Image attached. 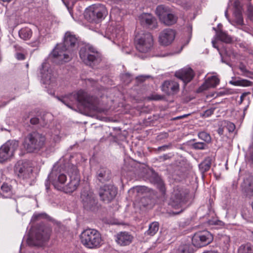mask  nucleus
Returning <instances> with one entry per match:
<instances>
[{"label": "nucleus", "mask_w": 253, "mask_h": 253, "mask_svg": "<svg viewBox=\"0 0 253 253\" xmlns=\"http://www.w3.org/2000/svg\"><path fill=\"white\" fill-rule=\"evenodd\" d=\"M80 41L76 35L71 32L65 33L62 43L57 44L53 49L50 55L55 61L68 62L71 60L74 52L79 46Z\"/></svg>", "instance_id": "f257e3e1"}, {"label": "nucleus", "mask_w": 253, "mask_h": 253, "mask_svg": "<svg viewBox=\"0 0 253 253\" xmlns=\"http://www.w3.org/2000/svg\"><path fill=\"white\" fill-rule=\"evenodd\" d=\"M63 104L69 108L74 109V105H80L90 111L98 110V101L96 98L90 96L83 90H79L76 93L58 98Z\"/></svg>", "instance_id": "f03ea898"}, {"label": "nucleus", "mask_w": 253, "mask_h": 253, "mask_svg": "<svg viewBox=\"0 0 253 253\" xmlns=\"http://www.w3.org/2000/svg\"><path fill=\"white\" fill-rule=\"evenodd\" d=\"M80 239L82 244L88 249H97L103 244L101 234L95 229L84 230L80 235Z\"/></svg>", "instance_id": "7ed1b4c3"}, {"label": "nucleus", "mask_w": 253, "mask_h": 253, "mask_svg": "<svg viewBox=\"0 0 253 253\" xmlns=\"http://www.w3.org/2000/svg\"><path fill=\"white\" fill-rule=\"evenodd\" d=\"M46 138L42 133L33 131L28 133L24 138L23 146L28 152L39 151L44 146Z\"/></svg>", "instance_id": "20e7f679"}, {"label": "nucleus", "mask_w": 253, "mask_h": 253, "mask_svg": "<svg viewBox=\"0 0 253 253\" xmlns=\"http://www.w3.org/2000/svg\"><path fill=\"white\" fill-rule=\"evenodd\" d=\"M63 162V160H59L53 166L51 172L48 176V180L45 183L47 190L49 188L48 180L51 181L54 187L58 189L60 187V184L62 185L66 181L67 176L63 172V167H62Z\"/></svg>", "instance_id": "39448f33"}, {"label": "nucleus", "mask_w": 253, "mask_h": 253, "mask_svg": "<svg viewBox=\"0 0 253 253\" xmlns=\"http://www.w3.org/2000/svg\"><path fill=\"white\" fill-rule=\"evenodd\" d=\"M51 229L43 225H40L32 231L27 239V244L31 246L42 245L50 237Z\"/></svg>", "instance_id": "423d86ee"}, {"label": "nucleus", "mask_w": 253, "mask_h": 253, "mask_svg": "<svg viewBox=\"0 0 253 253\" xmlns=\"http://www.w3.org/2000/svg\"><path fill=\"white\" fill-rule=\"evenodd\" d=\"M59 160H63V172L67 171L70 177V181L66 186L65 190L67 193H72L75 191L79 185L80 176L76 166L69 163V161L64 159Z\"/></svg>", "instance_id": "0eeeda50"}, {"label": "nucleus", "mask_w": 253, "mask_h": 253, "mask_svg": "<svg viewBox=\"0 0 253 253\" xmlns=\"http://www.w3.org/2000/svg\"><path fill=\"white\" fill-rule=\"evenodd\" d=\"M108 11L102 4H93L87 8L84 13L86 20L92 23H99L107 15Z\"/></svg>", "instance_id": "6e6552de"}, {"label": "nucleus", "mask_w": 253, "mask_h": 253, "mask_svg": "<svg viewBox=\"0 0 253 253\" xmlns=\"http://www.w3.org/2000/svg\"><path fill=\"white\" fill-rule=\"evenodd\" d=\"M79 54L82 60L90 66L98 64L102 60L101 54L93 47L89 45L82 46Z\"/></svg>", "instance_id": "1a4fd4ad"}, {"label": "nucleus", "mask_w": 253, "mask_h": 253, "mask_svg": "<svg viewBox=\"0 0 253 253\" xmlns=\"http://www.w3.org/2000/svg\"><path fill=\"white\" fill-rule=\"evenodd\" d=\"M135 44L136 49L139 52H148L153 45V37L150 33L138 35L135 37Z\"/></svg>", "instance_id": "9d476101"}, {"label": "nucleus", "mask_w": 253, "mask_h": 253, "mask_svg": "<svg viewBox=\"0 0 253 253\" xmlns=\"http://www.w3.org/2000/svg\"><path fill=\"white\" fill-rule=\"evenodd\" d=\"M156 13L160 20L167 26L172 25L177 21V17L171 12L169 7L164 5L158 6Z\"/></svg>", "instance_id": "9b49d317"}, {"label": "nucleus", "mask_w": 253, "mask_h": 253, "mask_svg": "<svg viewBox=\"0 0 253 253\" xmlns=\"http://www.w3.org/2000/svg\"><path fill=\"white\" fill-rule=\"evenodd\" d=\"M81 199L84 209L92 211L97 210L98 208L97 200L91 191L87 189L82 191Z\"/></svg>", "instance_id": "f8f14e48"}, {"label": "nucleus", "mask_w": 253, "mask_h": 253, "mask_svg": "<svg viewBox=\"0 0 253 253\" xmlns=\"http://www.w3.org/2000/svg\"><path fill=\"white\" fill-rule=\"evenodd\" d=\"M189 191L181 187L177 186L174 188L171 193L169 205L175 209L181 207L184 203L186 197L188 194Z\"/></svg>", "instance_id": "ddd939ff"}, {"label": "nucleus", "mask_w": 253, "mask_h": 253, "mask_svg": "<svg viewBox=\"0 0 253 253\" xmlns=\"http://www.w3.org/2000/svg\"><path fill=\"white\" fill-rule=\"evenodd\" d=\"M213 240L212 234L207 230L196 232L193 235L192 242L193 246L201 248L210 244Z\"/></svg>", "instance_id": "4468645a"}, {"label": "nucleus", "mask_w": 253, "mask_h": 253, "mask_svg": "<svg viewBox=\"0 0 253 253\" xmlns=\"http://www.w3.org/2000/svg\"><path fill=\"white\" fill-rule=\"evenodd\" d=\"M18 146V141L15 140H8L2 145L0 148V163L6 161L12 156Z\"/></svg>", "instance_id": "2eb2a0df"}, {"label": "nucleus", "mask_w": 253, "mask_h": 253, "mask_svg": "<svg viewBox=\"0 0 253 253\" xmlns=\"http://www.w3.org/2000/svg\"><path fill=\"white\" fill-rule=\"evenodd\" d=\"M40 70L42 80L44 84H52L55 83L56 74L52 71L48 63L43 62Z\"/></svg>", "instance_id": "dca6fc26"}, {"label": "nucleus", "mask_w": 253, "mask_h": 253, "mask_svg": "<svg viewBox=\"0 0 253 253\" xmlns=\"http://www.w3.org/2000/svg\"><path fill=\"white\" fill-rule=\"evenodd\" d=\"M117 194V189L110 185H105L100 187L99 195L103 202L108 203L113 200Z\"/></svg>", "instance_id": "f3484780"}, {"label": "nucleus", "mask_w": 253, "mask_h": 253, "mask_svg": "<svg viewBox=\"0 0 253 253\" xmlns=\"http://www.w3.org/2000/svg\"><path fill=\"white\" fill-rule=\"evenodd\" d=\"M32 172V169L26 162L19 161L15 165L14 172L20 178H29Z\"/></svg>", "instance_id": "a211bd4d"}, {"label": "nucleus", "mask_w": 253, "mask_h": 253, "mask_svg": "<svg viewBox=\"0 0 253 253\" xmlns=\"http://www.w3.org/2000/svg\"><path fill=\"white\" fill-rule=\"evenodd\" d=\"M175 31L171 29L168 28L162 31L159 35V42L164 46L170 44L174 40Z\"/></svg>", "instance_id": "6ab92c4d"}, {"label": "nucleus", "mask_w": 253, "mask_h": 253, "mask_svg": "<svg viewBox=\"0 0 253 253\" xmlns=\"http://www.w3.org/2000/svg\"><path fill=\"white\" fill-rule=\"evenodd\" d=\"M163 92L168 95H173L179 91V84L174 80L165 81L161 85Z\"/></svg>", "instance_id": "aec40b11"}, {"label": "nucleus", "mask_w": 253, "mask_h": 253, "mask_svg": "<svg viewBox=\"0 0 253 253\" xmlns=\"http://www.w3.org/2000/svg\"><path fill=\"white\" fill-rule=\"evenodd\" d=\"M140 24L143 26L151 29H156L157 27L156 19L152 15L147 13H144L138 17Z\"/></svg>", "instance_id": "412c9836"}, {"label": "nucleus", "mask_w": 253, "mask_h": 253, "mask_svg": "<svg viewBox=\"0 0 253 253\" xmlns=\"http://www.w3.org/2000/svg\"><path fill=\"white\" fill-rule=\"evenodd\" d=\"M175 76L185 84L190 82L194 78L195 73L190 68L186 67L175 72Z\"/></svg>", "instance_id": "4be33fe9"}, {"label": "nucleus", "mask_w": 253, "mask_h": 253, "mask_svg": "<svg viewBox=\"0 0 253 253\" xmlns=\"http://www.w3.org/2000/svg\"><path fill=\"white\" fill-rule=\"evenodd\" d=\"M133 237L127 232H121L117 234L116 241L121 246L129 245L132 241Z\"/></svg>", "instance_id": "5701e85b"}, {"label": "nucleus", "mask_w": 253, "mask_h": 253, "mask_svg": "<svg viewBox=\"0 0 253 253\" xmlns=\"http://www.w3.org/2000/svg\"><path fill=\"white\" fill-rule=\"evenodd\" d=\"M219 83V79L216 76L209 77L204 83L199 87V90L202 91L210 88L214 87Z\"/></svg>", "instance_id": "b1692460"}, {"label": "nucleus", "mask_w": 253, "mask_h": 253, "mask_svg": "<svg viewBox=\"0 0 253 253\" xmlns=\"http://www.w3.org/2000/svg\"><path fill=\"white\" fill-rule=\"evenodd\" d=\"M96 177L102 183L108 181L111 178V171L106 168L100 167L96 172Z\"/></svg>", "instance_id": "393cba45"}, {"label": "nucleus", "mask_w": 253, "mask_h": 253, "mask_svg": "<svg viewBox=\"0 0 253 253\" xmlns=\"http://www.w3.org/2000/svg\"><path fill=\"white\" fill-rule=\"evenodd\" d=\"M147 191V187L143 186L133 187L128 191V194L132 198H137Z\"/></svg>", "instance_id": "a878e982"}, {"label": "nucleus", "mask_w": 253, "mask_h": 253, "mask_svg": "<svg viewBox=\"0 0 253 253\" xmlns=\"http://www.w3.org/2000/svg\"><path fill=\"white\" fill-rule=\"evenodd\" d=\"M213 29L216 31V37L217 40L226 43H229L232 42V38L226 33L221 30L217 31L215 28H213Z\"/></svg>", "instance_id": "bb28decb"}, {"label": "nucleus", "mask_w": 253, "mask_h": 253, "mask_svg": "<svg viewBox=\"0 0 253 253\" xmlns=\"http://www.w3.org/2000/svg\"><path fill=\"white\" fill-rule=\"evenodd\" d=\"M219 54L221 58V62L222 63H226L228 64L226 61L224 59L223 57V55L225 54L227 57L230 58H235L236 57V53L234 52L233 49L228 47H223L221 49V51H219Z\"/></svg>", "instance_id": "cd10ccee"}, {"label": "nucleus", "mask_w": 253, "mask_h": 253, "mask_svg": "<svg viewBox=\"0 0 253 253\" xmlns=\"http://www.w3.org/2000/svg\"><path fill=\"white\" fill-rule=\"evenodd\" d=\"M159 229V224L158 222H153L149 225L148 229L145 232L146 235L153 236L155 235Z\"/></svg>", "instance_id": "c85d7f7f"}, {"label": "nucleus", "mask_w": 253, "mask_h": 253, "mask_svg": "<svg viewBox=\"0 0 253 253\" xmlns=\"http://www.w3.org/2000/svg\"><path fill=\"white\" fill-rule=\"evenodd\" d=\"M32 35V32L29 28H22L19 31V37L25 41L29 40Z\"/></svg>", "instance_id": "c756f323"}, {"label": "nucleus", "mask_w": 253, "mask_h": 253, "mask_svg": "<svg viewBox=\"0 0 253 253\" xmlns=\"http://www.w3.org/2000/svg\"><path fill=\"white\" fill-rule=\"evenodd\" d=\"M11 187L7 183H3L0 187V194L4 198L10 196Z\"/></svg>", "instance_id": "7c9ffc66"}, {"label": "nucleus", "mask_w": 253, "mask_h": 253, "mask_svg": "<svg viewBox=\"0 0 253 253\" xmlns=\"http://www.w3.org/2000/svg\"><path fill=\"white\" fill-rule=\"evenodd\" d=\"M152 200L150 198L146 197L141 198L138 201V205L141 209L142 208H151Z\"/></svg>", "instance_id": "2f4dec72"}, {"label": "nucleus", "mask_w": 253, "mask_h": 253, "mask_svg": "<svg viewBox=\"0 0 253 253\" xmlns=\"http://www.w3.org/2000/svg\"><path fill=\"white\" fill-rule=\"evenodd\" d=\"M211 166V160L210 158L206 159L199 166V169L202 173L208 171Z\"/></svg>", "instance_id": "473e14b6"}, {"label": "nucleus", "mask_w": 253, "mask_h": 253, "mask_svg": "<svg viewBox=\"0 0 253 253\" xmlns=\"http://www.w3.org/2000/svg\"><path fill=\"white\" fill-rule=\"evenodd\" d=\"M235 22L238 26H242L244 25V19L242 16V11L235 10L234 12Z\"/></svg>", "instance_id": "72a5a7b5"}, {"label": "nucleus", "mask_w": 253, "mask_h": 253, "mask_svg": "<svg viewBox=\"0 0 253 253\" xmlns=\"http://www.w3.org/2000/svg\"><path fill=\"white\" fill-rule=\"evenodd\" d=\"M230 83L235 85L242 86H252L253 84V82L245 79L238 80L233 82H231Z\"/></svg>", "instance_id": "f704fd0d"}, {"label": "nucleus", "mask_w": 253, "mask_h": 253, "mask_svg": "<svg viewBox=\"0 0 253 253\" xmlns=\"http://www.w3.org/2000/svg\"><path fill=\"white\" fill-rule=\"evenodd\" d=\"M178 253H193V249L190 245H183L179 247Z\"/></svg>", "instance_id": "c9c22d12"}, {"label": "nucleus", "mask_w": 253, "mask_h": 253, "mask_svg": "<svg viewBox=\"0 0 253 253\" xmlns=\"http://www.w3.org/2000/svg\"><path fill=\"white\" fill-rule=\"evenodd\" d=\"M238 253H253V248L249 244L242 245L238 249Z\"/></svg>", "instance_id": "e433bc0d"}, {"label": "nucleus", "mask_w": 253, "mask_h": 253, "mask_svg": "<svg viewBox=\"0 0 253 253\" xmlns=\"http://www.w3.org/2000/svg\"><path fill=\"white\" fill-rule=\"evenodd\" d=\"M198 136L202 140H203L207 143H209L211 142V138L209 134L208 133L202 131L198 133Z\"/></svg>", "instance_id": "4c0bfd02"}, {"label": "nucleus", "mask_w": 253, "mask_h": 253, "mask_svg": "<svg viewBox=\"0 0 253 253\" xmlns=\"http://www.w3.org/2000/svg\"><path fill=\"white\" fill-rule=\"evenodd\" d=\"M239 69L243 73V75L247 77L251 78V76L253 75V73L248 71L246 66L243 64H240Z\"/></svg>", "instance_id": "58836bf2"}, {"label": "nucleus", "mask_w": 253, "mask_h": 253, "mask_svg": "<svg viewBox=\"0 0 253 253\" xmlns=\"http://www.w3.org/2000/svg\"><path fill=\"white\" fill-rule=\"evenodd\" d=\"M223 125L230 132H233L235 128V125L230 122L225 121H224Z\"/></svg>", "instance_id": "ea45409f"}, {"label": "nucleus", "mask_w": 253, "mask_h": 253, "mask_svg": "<svg viewBox=\"0 0 253 253\" xmlns=\"http://www.w3.org/2000/svg\"><path fill=\"white\" fill-rule=\"evenodd\" d=\"M207 144L204 142H196L192 144V148L197 150L205 149Z\"/></svg>", "instance_id": "a19ab883"}, {"label": "nucleus", "mask_w": 253, "mask_h": 253, "mask_svg": "<svg viewBox=\"0 0 253 253\" xmlns=\"http://www.w3.org/2000/svg\"><path fill=\"white\" fill-rule=\"evenodd\" d=\"M251 93L250 92H246L243 93L240 96L239 104H242L244 100H248L247 107H248L249 104H250V98L248 97V96Z\"/></svg>", "instance_id": "79ce46f5"}, {"label": "nucleus", "mask_w": 253, "mask_h": 253, "mask_svg": "<svg viewBox=\"0 0 253 253\" xmlns=\"http://www.w3.org/2000/svg\"><path fill=\"white\" fill-rule=\"evenodd\" d=\"M247 14L248 18L253 21V6L251 4L248 5Z\"/></svg>", "instance_id": "37998d69"}, {"label": "nucleus", "mask_w": 253, "mask_h": 253, "mask_svg": "<svg viewBox=\"0 0 253 253\" xmlns=\"http://www.w3.org/2000/svg\"><path fill=\"white\" fill-rule=\"evenodd\" d=\"M172 147V144L171 143H169L168 145H165L159 147L157 149H156V151L157 152H161V151H165L166 150L169 149Z\"/></svg>", "instance_id": "c03bdc74"}, {"label": "nucleus", "mask_w": 253, "mask_h": 253, "mask_svg": "<svg viewBox=\"0 0 253 253\" xmlns=\"http://www.w3.org/2000/svg\"><path fill=\"white\" fill-rule=\"evenodd\" d=\"M47 115H43L40 120L41 122L40 125L42 126H44L48 124V120H46Z\"/></svg>", "instance_id": "a18cd8bd"}, {"label": "nucleus", "mask_w": 253, "mask_h": 253, "mask_svg": "<svg viewBox=\"0 0 253 253\" xmlns=\"http://www.w3.org/2000/svg\"><path fill=\"white\" fill-rule=\"evenodd\" d=\"M214 111V108H210L209 109H208L204 112L203 116H204L205 117H208L211 116L213 113Z\"/></svg>", "instance_id": "49530a36"}, {"label": "nucleus", "mask_w": 253, "mask_h": 253, "mask_svg": "<svg viewBox=\"0 0 253 253\" xmlns=\"http://www.w3.org/2000/svg\"><path fill=\"white\" fill-rule=\"evenodd\" d=\"M234 7L235 10L242 11V7L241 6L240 2L238 0H236L234 2Z\"/></svg>", "instance_id": "de8ad7c7"}, {"label": "nucleus", "mask_w": 253, "mask_h": 253, "mask_svg": "<svg viewBox=\"0 0 253 253\" xmlns=\"http://www.w3.org/2000/svg\"><path fill=\"white\" fill-rule=\"evenodd\" d=\"M30 123L32 125H37L38 124H40L41 122H40V121L39 118H38L37 117H33V118H32L30 119Z\"/></svg>", "instance_id": "09e8293b"}, {"label": "nucleus", "mask_w": 253, "mask_h": 253, "mask_svg": "<svg viewBox=\"0 0 253 253\" xmlns=\"http://www.w3.org/2000/svg\"><path fill=\"white\" fill-rule=\"evenodd\" d=\"M171 158V156H170L169 154H164L162 156H160L159 157V159L161 161H165L167 160H169Z\"/></svg>", "instance_id": "8fccbe9b"}, {"label": "nucleus", "mask_w": 253, "mask_h": 253, "mask_svg": "<svg viewBox=\"0 0 253 253\" xmlns=\"http://www.w3.org/2000/svg\"><path fill=\"white\" fill-rule=\"evenodd\" d=\"M169 134L167 132L161 133L158 136V139L162 140L168 138Z\"/></svg>", "instance_id": "3c124183"}, {"label": "nucleus", "mask_w": 253, "mask_h": 253, "mask_svg": "<svg viewBox=\"0 0 253 253\" xmlns=\"http://www.w3.org/2000/svg\"><path fill=\"white\" fill-rule=\"evenodd\" d=\"M221 241H223L225 244H228L230 241V237L226 235L222 236L221 237Z\"/></svg>", "instance_id": "603ef678"}, {"label": "nucleus", "mask_w": 253, "mask_h": 253, "mask_svg": "<svg viewBox=\"0 0 253 253\" xmlns=\"http://www.w3.org/2000/svg\"><path fill=\"white\" fill-rule=\"evenodd\" d=\"M43 216V214H42V213L35 214L32 216V219H31V221H35L38 219H39L41 217H42Z\"/></svg>", "instance_id": "864d4df0"}, {"label": "nucleus", "mask_w": 253, "mask_h": 253, "mask_svg": "<svg viewBox=\"0 0 253 253\" xmlns=\"http://www.w3.org/2000/svg\"><path fill=\"white\" fill-rule=\"evenodd\" d=\"M16 58L18 60H24L25 59V55L21 53L16 54Z\"/></svg>", "instance_id": "5fc2aeb1"}, {"label": "nucleus", "mask_w": 253, "mask_h": 253, "mask_svg": "<svg viewBox=\"0 0 253 253\" xmlns=\"http://www.w3.org/2000/svg\"><path fill=\"white\" fill-rule=\"evenodd\" d=\"M163 98V97L161 95H156L153 97V99L155 100H160Z\"/></svg>", "instance_id": "6e6d98bb"}, {"label": "nucleus", "mask_w": 253, "mask_h": 253, "mask_svg": "<svg viewBox=\"0 0 253 253\" xmlns=\"http://www.w3.org/2000/svg\"><path fill=\"white\" fill-rule=\"evenodd\" d=\"M212 46L213 47L216 48L218 52H219V51H221V49H219L217 46L216 45V41L215 40H212L211 42Z\"/></svg>", "instance_id": "4d7b16f0"}, {"label": "nucleus", "mask_w": 253, "mask_h": 253, "mask_svg": "<svg viewBox=\"0 0 253 253\" xmlns=\"http://www.w3.org/2000/svg\"><path fill=\"white\" fill-rule=\"evenodd\" d=\"M217 132L219 135H222L223 134V128L219 127L217 130Z\"/></svg>", "instance_id": "13d9d810"}, {"label": "nucleus", "mask_w": 253, "mask_h": 253, "mask_svg": "<svg viewBox=\"0 0 253 253\" xmlns=\"http://www.w3.org/2000/svg\"><path fill=\"white\" fill-rule=\"evenodd\" d=\"M249 161L251 163V166L253 168V153L251 155Z\"/></svg>", "instance_id": "bf43d9fd"}, {"label": "nucleus", "mask_w": 253, "mask_h": 253, "mask_svg": "<svg viewBox=\"0 0 253 253\" xmlns=\"http://www.w3.org/2000/svg\"><path fill=\"white\" fill-rule=\"evenodd\" d=\"M249 190L251 191V192H253V181L249 184Z\"/></svg>", "instance_id": "052dcab7"}, {"label": "nucleus", "mask_w": 253, "mask_h": 253, "mask_svg": "<svg viewBox=\"0 0 253 253\" xmlns=\"http://www.w3.org/2000/svg\"><path fill=\"white\" fill-rule=\"evenodd\" d=\"M188 115H184L183 116H179V117H177L175 118V119H181V118H183L186 116H187Z\"/></svg>", "instance_id": "680f3d73"}, {"label": "nucleus", "mask_w": 253, "mask_h": 253, "mask_svg": "<svg viewBox=\"0 0 253 253\" xmlns=\"http://www.w3.org/2000/svg\"><path fill=\"white\" fill-rule=\"evenodd\" d=\"M203 253H218L216 251H208L206 252H204Z\"/></svg>", "instance_id": "e2e57ef3"}, {"label": "nucleus", "mask_w": 253, "mask_h": 253, "mask_svg": "<svg viewBox=\"0 0 253 253\" xmlns=\"http://www.w3.org/2000/svg\"><path fill=\"white\" fill-rule=\"evenodd\" d=\"M225 15L226 17V18H228V11H227V10H226L225 11Z\"/></svg>", "instance_id": "0e129e2a"}, {"label": "nucleus", "mask_w": 253, "mask_h": 253, "mask_svg": "<svg viewBox=\"0 0 253 253\" xmlns=\"http://www.w3.org/2000/svg\"><path fill=\"white\" fill-rule=\"evenodd\" d=\"M111 0L113 1L115 3H118V2L121 1V0Z\"/></svg>", "instance_id": "69168bd1"}]
</instances>
